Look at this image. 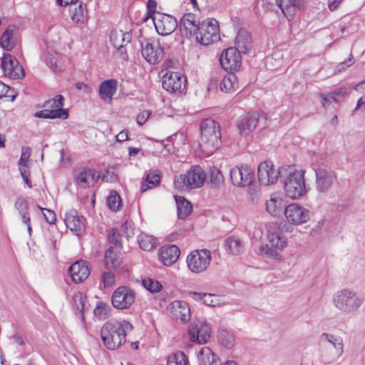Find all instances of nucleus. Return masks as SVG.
I'll return each mask as SVG.
<instances>
[{"mask_svg":"<svg viewBox=\"0 0 365 365\" xmlns=\"http://www.w3.org/2000/svg\"><path fill=\"white\" fill-rule=\"evenodd\" d=\"M36 117L42 118H61L66 119L68 117L67 110L63 108L57 109H44L43 110L36 112L35 114Z\"/></svg>","mask_w":365,"mask_h":365,"instance_id":"nucleus-33","label":"nucleus"},{"mask_svg":"<svg viewBox=\"0 0 365 365\" xmlns=\"http://www.w3.org/2000/svg\"><path fill=\"white\" fill-rule=\"evenodd\" d=\"M241 53L234 47L224 50L220 56V61L222 67L227 71L233 72L240 69L242 65Z\"/></svg>","mask_w":365,"mask_h":365,"instance_id":"nucleus-15","label":"nucleus"},{"mask_svg":"<svg viewBox=\"0 0 365 365\" xmlns=\"http://www.w3.org/2000/svg\"><path fill=\"white\" fill-rule=\"evenodd\" d=\"M248 187V195L250 196V200L252 202H255L259 197L260 187L258 185L253 184V182Z\"/></svg>","mask_w":365,"mask_h":365,"instance_id":"nucleus-57","label":"nucleus"},{"mask_svg":"<svg viewBox=\"0 0 365 365\" xmlns=\"http://www.w3.org/2000/svg\"><path fill=\"white\" fill-rule=\"evenodd\" d=\"M364 297L351 288L336 291L332 296V304L339 312L344 314H354L362 307Z\"/></svg>","mask_w":365,"mask_h":365,"instance_id":"nucleus-3","label":"nucleus"},{"mask_svg":"<svg viewBox=\"0 0 365 365\" xmlns=\"http://www.w3.org/2000/svg\"><path fill=\"white\" fill-rule=\"evenodd\" d=\"M14 207L18 210L23 222H28L29 221V205L26 200L19 196L14 202Z\"/></svg>","mask_w":365,"mask_h":365,"instance_id":"nucleus-37","label":"nucleus"},{"mask_svg":"<svg viewBox=\"0 0 365 365\" xmlns=\"http://www.w3.org/2000/svg\"><path fill=\"white\" fill-rule=\"evenodd\" d=\"M304 170H294L290 166L284 177V190L285 195L296 200L302 198L307 192Z\"/></svg>","mask_w":365,"mask_h":365,"instance_id":"nucleus-4","label":"nucleus"},{"mask_svg":"<svg viewBox=\"0 0 365 365\" xmlns=\"http://www.w3.org/2000/svg\"><path fill=\"white\" fill-rule=\"evenodd\" d=\"M1 68L4 75L11 78L18 79L25 75L23 67L11 54H4L1 58Z\"/></svg>","mask_w":365,"mask_h":365,"instance_id":"nucleus-17","label":"nucleus"},{"mask_svg":"<svg viewBox=\"0 0 365 365\" xmlns=\"http://www.w3.org/2000/svg\"><path fill=\"white\" fill-rule=\"evenodd\" d=\"M123 234L118 229L113 228L108 235L110 243L116 247H120L122 245Z\"/></svg>","mask_w":365,"mask_h":365,"instance_id":"nucleus-52","label":"nucleus"},{"mask_svg":"<svg viewBox=\"0 0 365 365\" xmlns=\"http://www.w3.org/2000/svg\"><path fill=\"white\" fill-rule=\"evenodd\" d=\"M235 47L242 53H250L253 47L252 38L249 31L240 29L235 39Z\"/></svg>","mask_w":365,"mask_h":365,"instance_id":"nucleus-25","label":"nucleus"},{"mask_svg":"<svg viewBox=\"0 0 365 365\" xmlns=\"http://www.w3.org/2000/svg\"><path fill=\"white\" fill-rule=\"evenodd\" d=\"M167 365H189L188 358L182 351H178L168 356Z\"/></svg>","mask_w":365,"mask_h":365,"instance_id":"nucleus-43","label":"nucleus"},{"mask_svg":"<svg viewBox=\"0 0 365 365\" xmlns=\"http://www.w3.org/2000/svg\"><path fill=\"white\" fill-rule=\"evenodd\" d=\"M16 29L15 26L10 25L3 34L1 38V44L3 48L11 51L14 47L13 34Z\"/></svg>","mask_w":365,"mask_h":365,"instance_id":"nucleus-39","label":"nucleus"},{"mask_svg":"<svg viewBox=\"0 0 365 365\" xmlns=\"http://www.w3.org/2000/svg\"><path fill=\"white\" fill-rule=\"evenodd\" d=\"M84 218L79 215L76 210H72L65 214L64 222L71 231L76 235L80 234L85 229Z\"/></svg>","mask_w":365,"mask_h":365,"instance_id":"nucleus-22","label":"nucleus"},{"mask_svg":"<svg viewBox=\"0 0 365 365\" xmlns=\"http://www.w3.org/2000/svg\"><path fill=\"white\" fill-rule=\"evenodd\" d=\"M101 282L103 283L105 287H110L115 282V276L110 272H104L101 276Z\"/></svg>","mask_w":365,"mask_h":365,"instance_id":"nucleus-59","label":"nucleus"},{"mask_svg":"<svg viewBox=\"0 0 365 365\" xmlns=\"http://www.w3.org/2000/svg\"><path fill=\"white\" fill-rule=\"evenodd\" d=\"M180 253L179 248L176 245H172L162 247L159 253V257L163 264L170 266L177 261Z\"/></svg>","mask_w":365,"mask_h":365,"instance_id":"nucleus-26","label":"nucleus"},{"mask_svg":"<svg viewBox=\"0 0 365 365\" xmlns=\"http://www.w3.org/2000/svg\"><path fill=\"white\" fill-rule=\"evenodd\" d=\"M277 6L287 19L292 18L297 8L301 9L303 0H275Z\"/></svg>","mask_w":365,"mask_h":365,"instance_id":"nucleus-27","label":"nucleus"},{"mask_svg":"<svg viewBox=\"0 0 365 365\" xmlns=\"http://www.w3.org/2000/svg\"><path fill=\"white\" fill-rule=\"evenodd\" d=\"M259 115L257 112L247 113L237 121L239 133L247 136L255 130L259 122Z\"/></svg>","mask_w":365,"mask_h":365,"instance_id":"nucleus-21","label":"nucleus"},{"mask_svg":"<svg viewBox=\"0 0 365 365\" xmlns=\"http://www.w3.org/2000/svg\"><path fill=\"white\" fill-rule=\"evenodd\" d=\"M68 273L72 280L76 283H80L88 278L90 269L88 262L80 260L74 262L68 269Z\"/></svg>","mask_w":365,"mask_h":365,"instance_id":"nucleus-23","label":"nucleus"},{"mask_svg":"<svg viewBox=\"0 0 365 365\" xmlns=\"http://www.w3.org/2000/svg\"><path fill=\"white\" fill-rule=\"evenodd\" d=\"M132 329V324L125 320L107 322L101 329V339L107 349L115 350L125 342V336Z\"/></svg>","mask_w":365,"mask_h":365,"instance_id":"nucleus-1","label":"nucleus"},{"mask_svg":"<svg viewBox=\"0 0 365 365\" xmlns=\"http://www.w3.org/2000/svg\"><path fill=\"white\" fill-rule=\"evenodd\" d=\"M20 174L29 187H32L30 180V168L28 163H18Z\"/></svg>","mask_w":365,"mask_h":365,"instance_id":"nucleus-53","label":"nucleus"},{"mask_svg":"<svg viewBox=\"0 0 365 365\" xmlns=\"http://www.w3.org/2000/svg\"><path fill=\"white\" fill-rule=\"evenodd\" d=\"M99 176L96 175L93 169L81 168L76 173V182L81 187L86 188L93 186Z\"/></svg>","mask_w":365,"mask_h":365,"instance_id":"nucleus-24","label":"nucleus"},{"mask_svg":"<svg viewBox=\"0 0 365 365\" xmlns=\"http://www.w3.org/2000/svg\"><path fill=\"white\" fill-rule=\"evenodd\" d=\"M196 41L202 45H210L220 39L218 22L215 19H209L201 23L195 36Z\"/></svg>","mask_w":365,"mask_h":365,"instance_id":"nucleus-8","label":"nucleus"},{"mask_svg":"<svg viewBox=\"0 0 365 365\" xmlns=\"http://www.w3.org/2000/svg\"><path fill=\"white\" fill-rule=\"evenodd\" d=\"M120 197L116 191H111L107 197V205L113 211H117L120 207Z\"/></svg>","mask_w":365,"mask_h":365,"instance_id":"nucleus-49","label":"nucleus"},{"mask_svg":"<svg viewBox=\"0 0 365 365\" xmlns=\"http://www.w3.org/2000/svg\"><path fill=\"white\" fill-rule=\"evenodd\" d=\"M321 340L322 341H327L333 346V347L335 349L337 358L341 356L344 351V349L343 340L341 337L324 333L321 336Z\"/></svg>","mask_w":365,"mask_h":365,"instance_id":"nucleus-36","label":"nucleus"},{"mask_svg":"<svg viewBox=\"0 0 365 365\" xmlns=\"http://www.w3.org/2000/svg\"><path fill=\"white\" fill-rule=\"evenodd\" d=\"M150 112L149 110H144L137 116V123L138 125H143L148 118L150 117Z\"/></svg>","mask_w":365,"mask_h":365,"instance_id":"nucleus-63","label":"nucleus"},{"mask_svg":"<svg viewBox=\"0 0 365 365\" xmlns=\"http://www.w3.org/2000/svg\"><path fill=\"white\" fill-rule=\"evenodd\" d=\"M135 292L128 287L122 286L117 288L112 295V304L119 309L129 308L134 302Z\"/></svg>","mask_w":365,"mask_h":365,"instance_id":"nucleus-12","label":"nucleus"},{"mask_svg":"<svg viewBox=\"0 0 365 365\" xmlns=\"http://www.w3.org/2000/svg\"><path fill=\"white\" fill-rule=\"evenodd\" d=\"M63 96L58 95L54 98L46 101L44 106L50 109L61 108L63 106Z\"/></svg>","mask_w":365,"mask_h":365,"instance_id":"nucleus-55","label":"nucleus"},{"mask_svg":"<svg viewBox=\"0 0 365 365\" xmlns=\"http://www.w3.org/2000/svg\"><path fill=\"white\" fill-rule=\"evenodd\" d=\"M347 94V88L346 87H341L329 92V98H332L333 101L338 103L340 98H344Z\"/></svg>","mask_w":365,"mask_h":365,"instance_id":"nucleus-56","label":"nucleus"},{"mask_svg":"<svg viewBox=\"0 0 365 365\" xmlns=\"http://www.w3.org/2000/svg\"><path fill=\"white\" fill-rule=\"evenodd\" d=\"M51 58L50 59H46L47 64L55 71H61L62 70L59 63L60 61L58 60L59 55L58 53H54L53 55H51Z\"/></svg>","mask_w":365,"mask_h":365,"instance_id":"nucleus-58","label":"nucleus"},{"mask_svg":"<svg viewBox=\"0 0 365 365\" xmlns=\"http://www.w3.org/2000/svg\"><path fill=\"white\" fill-rule=\"evenodd\" d=\"M230 178L234 186L245 187L251 185L253 182L255 180V173L248 165L241 164L230 169Z\"/></svg>","mask_w":365,"mask_h":365,"instance_id":"nucleus-9","label":"nucleus"},{"mask_svg":"<svg viewBox=\"0 0 365 365\" xmlns=\"http://www.w3.org/2000/svg\"><path fill=\"white\" fill-rule=\"evenodd\" d=\"M72 305L81 315L86 307V297L81 292H76L73 294L72 297Z\"/></svg>","mask_w":365,"mask_h":365,"instance_id":"nucleus-44","label":"nucleus"},{"mask_svg":"<svg viewBox=\"0 0 365 365\" xmlns=\"http://www.w3.org/2000/svg\"><path fill=\"white\" fill-rule=\"evenodd\" d=\"M210 334L211 327L206 322L197 319L190 323L188 335L192 342L199 344H205L209 340Z\"/></svg>","mask_w":365,"mask_h":365,"instance_id":"nucleus-11","label":"nucleus"},{"mask_svg":"<svg viewBox=\"0 0 365 365\" xmlns=\"http://www.w3.org/2000/svg\"><path fill=\"white\" fill-rule=\"evenodd\" d=\"M200 146L207 155L212 154L221 145V132L219 123L207 118L200 123Z\"/></svg>","mask_w":365,"mask_h":365,"instance_id":"nucleus-2","label":"nucleus"},{"mask_svg":"<svg viewBox=\"0 0 365 365\" xmlns=\"http://www.w3.org/2000/svg\"><path fill=\"white\" fill-rule=\"evenodd\" d=\"M288 170H290V166L284 165L276 168L271 161L262 162L258 166L259 181L264 185L274 184L279 178H284Z\"/></svg>","mask_w":365,"mask_h":365,"instance_id":"nucleus-6","label":"nucleus"},{"mask_svg":"<svg viewBox=\"0 0 365 365\" xmlns=\"http://www.w3.org/2000/svg\"><path fill=\"white\" fill-rule=\"evenodd\" d=\"M119 231L121 232V233L123 232V237H125L127 240L134 235L133 230L128 222H125L121 226V229Z\"/></svg>","mask_w":365,"mask_h":365,"instance_id":"nucleus-61","label":"nucleus"},{"mask_svg":"<svg viewBox=\"0 0 365 365\" xmlns=\"http://www.w3.org/2000/svg\"><path fill=\"white\" fill-rule=\"evenodd\" d=\"M94 314L101 319H105L108 317L110 312V306L104 302H100L94 309Z\"/></svg>","mask_w":365,"mask_h":365,"instance_id":"nucleus-51","label":"nucleus"},{"mask_svg":"<svg viewBox=\"0 0 365 365\" xmlns=\"http://www.w3.org/2000/svg\"><path fill=\"white\" fill-rule=\"evenodd\" d=\"M141 53L150 64L158 63L164 56V50L158 40L145 39L141 42Z\"/></svg>","mask_w":365,"mask_h":365,"instance_id":"nucleus-10","label":"nucleus"},{"mask_svg":"<svg viewBox=\"0 0 365 365\" xmlns=\"http://www.w3.org/2000/svg\"><path fill=\"white\" fill-rule=\"evenodd\" d=\"M269 243L277 251H282L287 245V238L281 232H271L268 235Z\"/></svg>","mask_w":365,"mask_h":365,"instance_id":"nucleus-34","label":"nucleus"},{"mask_svg":"<svg viewBox=\"0 0 365 365\" xmlns=\"http://www.w3.org/2000/svg\"><path fill=\"white\" fill-rule=\"evenodd\" d=\"M210 251L207 249L195 250L187 257L189 270L193 273H201L207 270L211 262Z\"/></svg>","mask_w":365,"mask_h":365,"instance_id":"nucleus-7","label":"nucleus"},{"mask_svg":"<svg viewBox=\"0 0 365 365\" xmlns=\"http://www.w3.org/2000/svg\"><path fill=\"white\" fill-rule=\"evenodd\" d=\"M131 40V34L129 32H123V31H113L110 35V41L113 46L120 49L125 45L128 43Z\"/></svg>","mask_w":365,"mask_h":365,"instance_id":"nucleus-31","label":"nucleus"},{"mask_svg":"<svg viewBox=\"0 0 365 365\" xmlns=\"http://www.w3.org/2000/svg\"><path fill=\"white\" fill-rule=\"evenodd\" d=\"M167 309L171 318L176 321H180L185 324L190 319V309L187 303L185 301H173L168 304Z\"/></svg>","mask_w":365,"mask_h":365,"instance_id":"nucleus-16","label":"nucleus"},{"mask_svg":"<svg viewBox=\"0 0 365 365\" xmlns=\"http://www.w3.org/2000/svg\"><path fill=\"white\" fill-rule=\"evenodd\" d=\"M178 207V215L180 219H185L192 212V207L184 197H175Z\"/></svg>","mask_w":365,"mask_h":365,"instance_id":"nucleus-35","label":"nucleus"},{"mask_svg":"<svg viewBox=\"0 0 365 365\" xmlns=\"http://www.w3.org/2000/svg\"><path fill=\"white\" fill-rule=\"evenodd\" d=\"M237 77L233 73L226 75L222 80L220 87L221 91L230 92L237 88Z\"/></svg>","mask_w":365,"mask_h":365,"instance_id":"nucleus-41","label":"nucleus"},{"mask_svg":"<svg viewBox=\"0 0 365 365\" xmlns=\"http://www.w3.org/2000/svg\"><path fill=\"white\" fill-rule=\"evenodd\" d=\"M217 338L219 342L225 348L231 349L235 344V337L233 333L227 329H220Z\"/></svg>","mask_w":365,"mask_h":365,"instance_id":"nucleus-38","label":"nucleus"},{"mask_svg":"<svg viewBox=\"0 0 365 365\" xmlns=\"http://www.w3.org/2000/svg\"><path fill=\"white\" fill-rule=\"evenodd\" d=\"M205 178L206 175L201 167L192 166L185 175L178 177L174 185L180 190L197 188L203 185Z\"/></svg>","mask_w":365,"mask_h":365,"instance_id":"nucleus-5","label":"nucleus"},{"mask_svg":"<svg viewBox=\"0 0 365 365\" xmlns=\"http://www.w3.org/2000/svg\"><path fill=\"white\" fill-rule=\"evenodd\" d=\"M104 261L107 269L118 267L122 262L120 252L117 250L116 247L110 246L106 252Z\"/></svg>","mask_w":365,"mask_h":365,"instance_id":"nucleus-29","label":"nucleus"},{"mask_svg":"<svg viewBox=\"0 0 365 365\" xmlns=\"http://www.w3.org/2000/svg\"><path fill=\"white\" fill-rule=\"evenodd\" d=\"M31 150L29 147L23 146L21 148V155L18 163H28L31 156Z\"/></svg>","mask_w":365,"mask_h":365,"instance_id":"nucleus-60","label":"nucleus"},{"mask_svg":"<svg viewBox=\"0 0 365 365\" xmlns=\"http://www.w3.org/2000/svg\"><path fill=\"white\" fill-rule=\"evenodd\" d=\"M72 5L70 9L72 20L76 23H83L86 18L87 13L85 6H83L82 4L78 6L75 4Z\"/></svg>","mask_w":365,"mask_h":365,"instance_id":"nucleus-42","label":"nucleus"},{"mask_svg":"<svg viewBox=\"0 0 365 365\" xmlns=\"http://www.w3.org/2000/svg\"><path fill=\"white\" fill-rule=\"evenodd\" d=\"M43 216L48 223H49V224L55 223L56 215H55L54 212H53L50 210L43 209Z\"/></svg>","mask_w":365,"mask_h":365,"instance_id":"nucleus-62","label":"nucleus"},{"mask_svg":"<svg viewBox=\"0 0 365 365\" xmlns=\"http://www.w3.org/2000/svg\"><path fill=\"white\" fill-rule=\"evenodd\" d=\"M160 174L159 173H150L147 175L145 182L142 185L140 191L142 192H145L148 189L155 186L160 182Z\"/></svg>","mask_w":365,"mask_h":365,"instance_id":"nucleus-46","label":"nucleus"},{"mask_svg":"<svg viewBox=\"0 0 365 365\" xmlns=\"http://www.w3.org/2000/svg\"><path fill=\"white\" fill-rule=\"evenodd\" d=\"M191 294L193 297H197L205 304L208 306L215 307L217 304V297L214 294L198 292H192Z\"/></svg>","mask_w":365,"mask_h":365,"instance_id":"nucleus-50","label":"nucleus"},{"mask_svg":"<svg viewBox=\"0 0 365 365\" xmlns=\"http://www.w3.org/2000/svg\"><path fill=\"white\" fill-rule=\"evenodd\" d=\"M185 82V77L178 72L168 71L162 80L163 88L170 93L180 92Z\"/></svg>","mask_w":365,"mask_h":365,"instance_id":"nucleus-20","label":"nucleus"},{"mask_svg":"<svg viewBox=\"0 0 365 365\" xmlns=\"http://www.w3.org/2000/svg\"><path fill=\"white\" fill-rule=\"evenodd\" d=\"M223 181V175L221 171L215 168L212 167L210 170V183L212 187H218Z\"/></svg>","mask_w":365,"mask_h":365,"instance_id":"nucleus-47","label":"nucleus"},{"mask_svg":"<svg viewBox=\"0 0 365 365\" xmlns=\"http://www.w3.org/2000/svg\"><path fill=\"white\" fill-rule=\"evenodd\" d=\"M315 186L318 192L326 193L331 187L336 176L333 171L324 168L315 170Z\"/></svg>","mask_w":365,"mask_h":365,"instance_id":"nucleus-19","label":"nucleus"},{"mask_svg":"<svg viewBox=\"0 0 365 365\" xmlns=\"http://www.w3.org/2000/svg\"><path fill=\"white\" fill-rule=\"evenodd\" d=\"M284 214L287 222L294 225L306 223L310 218V211L296 203L287 206Z\"/></svg>","mask_w":365,"mask_h":365,"instance_id":"nucleus-14","label":"nucleus"},{"mask_svg":"<svg viewBox=\"0 0 365 365\" xmlns=\"http://www.w3.org/2000/svg\"><path fill=\"white\" fill-rule=\"evenodd\" d=\"M226 251L233 255L241 254L245 249L244 242L236 236H230L225 240Z\"/></svg>","mask_w":365,"mask_h":365,"instance_id":"nucleus-30","label":"nucleus"},{"mask_svg":"<svg viewBox=\"0 0 365 365\" xmlns=\"http://www.w3.org/2000/svg\"><path fill=\"white\" fill-rule=\"evenodd\" d=\"M147 9L148 17L151 18L152 16L155 14V0H148L147 2Z\"/></svg>","mask_w":365,"mask_h":365,"instance_id":"nucleus-64","label":"nucleus"},{"mask_svg":"<svg viewBox=\"0 0 365 365\" xmlns=\"http://www.w3.org/2000/svg\"><path fill=\"white\" fill-rule=\"evenodd\" d=\"M200 24V19L196 15L191 13L184 14L179 24L181 35L187 38L195 36Z\"/></svg>","mask_w":365,"mask_h":365,"instance_id":"nucleus-18","label":"nucleus"},{"mask_svg":"<svg viewBox=\"0 0 365 365\" xmlns=\"http://www.w3.org/2000/svg\"><path fill=\"white\" fill-rule=\"evenodd\" d=\"M142 284L146 289H148L150 292H158L162 288V285L159 282L153 280L150 278L143 279L142 282Z\"/></svg>","mask_w":365,"mask_h":365,"instance_id":"nucleus-54","label":"nucleus"},{"mask_svg":"<svg viewBox=\"0 0 365 365\" xmlns=\"http://www.w3.org/2000/svg\"><path fill=\"white\" fill-rule=\"evenodd\" d=\"M259 255L267 258L277 259L279 256L278 252L270 244L260 245Z\"/></svg>","mask_w":365,"mask_h":365,"instance_id":"nucleus-48","label":"nucleus"},{"mask_svg":"<svg viewBox=\"0 0 365 365\" xmlns=\"http://www.w3.org/2000/svg\"><path fill=\"white\" fill-rule=\"evenodd\" d=\"M266 210L272 216H277L281 211V200L272 195L269 200L266 201Z\"/></svg>","mask_w":365,"mask_h":365,"instance_id":"nucleus-40","label":"nucleus"},{"mask_svg":"<svg viewBox=\"0 0 365 365\" xmlns=\"http://www.w3.org/2000/svg\"><path fill=\"white\" fill-rule=\"evenodd\" d=\"M138 243L142 250L150 251L155 246L156 240L152 236L141 234L138 237Z\"/></svg>","mask_w":365,"mask_h":365,"instance_id":"nucleus-45","label":"nucleus"},{"mask_svg":"<svg viewBox=\"0 0 365 365\" xmlns=\"http://www.w3.org/2000/svg\"><path fill=\"white\" fill-rule=\"evenodd\" d=\"M117 90V81L110 79L104 81L99 87V93L102 99H111Z\"/></svg>","mask_w":365,"mask_h":365,"instance_id":"nucleus-32","label":"nucleus"},{"mask_svg":"<svg viewBox=\"0 0 365 365\" xmlns=\"http://www.w3.org/2000/svg\"><path fill=\"white\" fill-rule=\"evenodd\" d=\"M199 365H220V358L209 347H202L197 354Z\"/></svg>","mask_w":365,"mask_h":365,"instance_id":"nucleus-28","label":"nucleus"},{"mask_svg":"<svg viewBox=\"0 0 365 365\" xmlns=\"http://www.w3.org/2000/svg\"><path fill=\"white\" fill-rule=\"evenodd\" d=\"M157 32L162 36L172 34L178 26V22L173 16L157 12L151 16Z\"/></svg>","mask_w":365,"mask_h":365,"instance_id":"nucleus-13","label":"nucleus"}]
</instances>
